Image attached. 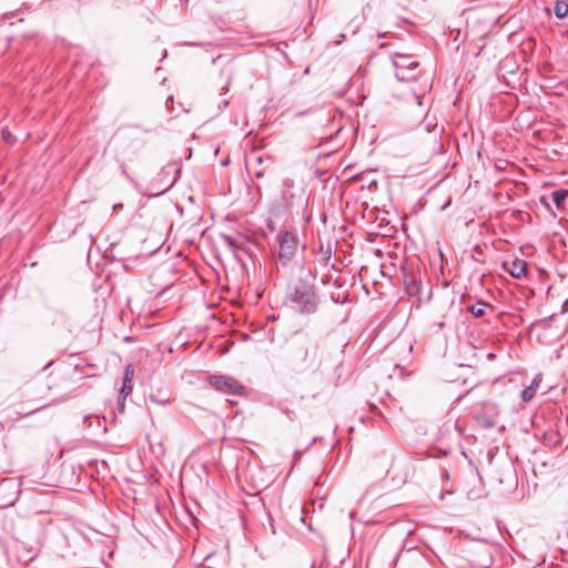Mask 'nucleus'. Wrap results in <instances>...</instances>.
I'll list each match as a JSON object with an SVG mask.
<instances>
[{
    "label": "nucleus",
    "mask_w": 568,
    "mask_h": 568,
    "mask_svg": "<svg viewBox=\"0 0 568 568\" xmlns=\"http://www.w3.org/2000/svg\"><path fill=\"white\" fill-rule=\"evenodd\" d=\"M315 278L311 271H302V275L291 286L290 300L301 314L311 315L317 312L320 297Z\"/></svg>",
    "instance_id": "obj_1"
},
{
    "label": "nucleus",
    "mask_w": 568,
    "mask_h": 568,
    "mask_svg": "<svg viewBox=\"0 0 568 568\" xmlns=\"http://www.w3.org/2000/svg\"><path fill=\"white\" fill-rule=\"evenodd\" d=\"M77 375L75 368L63 366L54 369L47 376L45 386L48 390L55 392L61 396L54 402H62L75 389V382L72 377Z\"/></svg>",
    "instance_id": "obj_2"
},
{
    "label": "nucleus",
    "mask_w": 568,
    "mask_h": 568,
    "mask_svg": "<svg viewBox=\"0 0 568 568\" xmlns=\"http://www.w3.org/2000/svg\"><path fill=\"white\" fill-rule=\"evenodd\" d=\"M277 263L287 266L296 256L300 248V237L296 230H281L276 236Z\"/></svg>",
    "instance_id": "obj_3"
},
{
    "label": "nucleus",
    "mask_w": 568,
    "mask_h": 568,
    "mask_svg": "<svg viewBox=\"0 0 568 568\" xmlns=\"http://www.w3.org/2000/svg\"><path fill=\"white\" fill-rule=\"evenodd\" d=\"M398 81L408 82L417 80L422 74L420 64L410 54L394 52L390 54Z\"/></svg>",
    "instance_id": "obj_4"
},
{
    "label": "nucleus",
    "mask_w": 568,
    "mask_h": 568,
    "mask_svg": "<svg viewBox=\"0 0 568 568\" xmlns=\"http://www.w3.org/2000/svg\"><path fill=\"white\" fill-rule=\"evenodd\" d=\"M207 384L215 390L225 395L242 396L245 394V387L240 381L227 375H210Z\"/></svg>",
    "instance_id": "obj_5"
},
{
    "label": "nucleus",
    "mask_w": 568,
    "mask_h": 568,
    "mask_svg": "<svg viewBox=\"0 0 568 568\" xmlns=\"http://www.w3.org/2000/svg\"><path fill=\"white\" fill-rule=\"evenodd\" d=\"M294 357L301 362L304 369H317L322 362L318 345L315 343L301 344L295 349Z\"/></svg>",
    "instance_id": "obj_6"
},
{
    "label": "nucleus",
    "mask_w": 568,
    "mask_h": 568,
    "mask_svg": "<svg viewBox=\"0 0 568 568\" xmlns=\"http://www.w3.org/2000/svg\"><path fill=\"white\" fill-rule=\"evenodd\" d=\"M348 556L349 549L345 545L341 544L325 547L320 568H338L345 564Z\"/></svg>",
    "instance_id": "obj_7"
},
{
    "label": "nucleus",
    "mask_w": 568,
    "mask_h": 568,
    "mask_svg": "<svg viewBox=\"0 0 568 568\" xmlns=\"http://www.w3.org/2000/svg\"><path fill=\"white\" fill-rule=\"evenodd\" d=\"M397 564L424 568L427 564V559L420 550L410 548L396 556L395 565Z\"/></svg>",
    "instance_id": "obj_8"
},
{
    "label": "nucleus",
    "mask_w": 568,
    "mask_h": 568,
    "mask_svg": "<svg viewBox=\"0 0 568 568\" xmlns=\"http://www.w3.org/2000/svg\"><path fill=\"white\" fill-rule=\"evenodd\" d=\"M403 272V285L407 295L417 297L420 301L422 293V280L418 274L413 271H408L407 267L402 268Z\"/></svg>",
    "instance_id": "obj_9"
},
{
    "label": "nucleus",
    "mask_w": 568,
    "mask_h": 568,
    "mask_svg": "<svg viewBox=\"0 0 568 568\" xmlns=\"http://www.w3.org/2000/svg\"><path fill=\"white\" fill-rule=\"evenodd\" d=\"M341 131L342 126L339 124L333 123L332 128H326L320 136V145L328 143L333 144L332 149L327 152L328 154L337 151L343 145V142L339 139Z\"/></svg>",
    "instance_id": "obj_10"
},
{
    "label": "nucleus",
    "mask_w": 568,
    "mask_h": 568,
    "mask_svg": "<svg viewBox=\"0 0 568 568\" xmlns=\"http://www.w3.org/2000/svg\"><path fill=\"white\" fill-rule=\"evenodd\" d=\"M220 239L222 242L234 253L236 252H247V243L250 242V239L241 233L236 234H226L221 233Z\"/></svg>",
    "instance_id": "obj_11"
},
{
    "label": "nucleus",
    "mask_w": 568,
    "mask_h": 568,
    "mask_svg": "<svg viewBox=\"0 0 568 568\" xmlns=\"http://www.w3.org/2000/svg\"><path fill=\"white\" fill-rule=\"evenodd\" d=\"M133 377H134V366L132 364H126L124 366L123 377H122V387L120 389L121 397L126 398L133 390Z\"/></svg>",
    "instance_id": "obj_12"
},
{
    "label": "nucleus",
    "mask_w": 568,
    "mask_h": 568,
    "mask_svg": "<svg viewBox=\"0 0 568 568\" xmlns=\"http://www.w3.org/2000/svg\"><path fill=\"white\" fill-rule=\"evenodd\" d=\"M503 267L515 278H521L523 276H526L527 273V262L521 258H515L510 264L504 262Z\"/></svg>",
    "instance_id": "obj_13"
},
{
    "label": "nucleus",
    "mask_w": 568,
    "mask_h": 568,
    "mask_svg": "<svg viewBox=\"0 0 568 568\" xmlns=\"http://www.w3.org/2000/svg\"><path fill=\"white\" fill-rule=\"evenodd\" d=\"M94 554L100 557L101 564L108 568L112 564L111 559L114 556V546L99 544L94 547Z\"/></svg>",
    "instance_id": "obj_14"
},
{
    "label": "nucleus",
    "mask_w": 568,
    "mask_h": 568,
    "mask_svg": "<svg viewBox=\"0 0 568 568\" xmlns=\"http://www.w3.org/2000/svg\"><path fill=\"white\" fill-rule=\"evenodd\" d=\"M94 554L100 557L101 564L108 568L112 564L111 559L114 556V546L99 544L94 547Z\"/></svg>",
    "instance_id": "obj_15"
},
{
    "label": "nucleus",
    "mask_w": 568,
    "mask_h": 568,
    "mask_svg": "<svg viewBox=\"0 0 568 568\" xmlns=\"http://www.w3.org/2000/svg\"><path fill=\"white\" fill-rule=\"evenodd\" d=\"M281 199L283 202V206L286 210H290L295 205V194L293 193L292 181H284V189L282 190Z\"/></svg>",
    "instance_id": "obj_16"
},
{
    "label": "nucleus",
    "mask_w": 568,
    "mask_h": 568,
    "mask_svg": "<svg viewBox=\"0 0 568 568\" xmlns=\"http://www.w3.org/2000/svg\"><path fill=\"white\" fill-rule=\"evenodd\" d=\"M494 311V306L487 302L477 301L475 304H471L467 307V311L473 314L474 317L480 318L483 317L486 312Z\"/></svg>",
    "instance_id": "obj_17"
},
{
    "label": "nucleus",
    "mask_w": 568,
    "mask_h": 568,
    "mask_svg": "<svg viewBox=\"0 0 568 568\" xmlns=\"http://www.w3.org/2000/svg\"><path fill=\"white\" fill-rule=\"evenodd\" d=\"M540 382H541V374H538L534 377V379L531 381V384L521 392L520 396L524 402L527 403L535 397Z\"/></svg>",
    "instance_id": "obj_18"
},
{
    "label": "nucleus",
    "mask_w": 568,
    "mask_h": 568,
    "mask_svg": "<svg viewBox=\"0 0 568 568\" xmlns=\"http://www.w3.org/2000/svg\"><path fill=\"white\" fill-rule=\"evenodd\" d=\"M149 399L156 405H168L171 403V395L168 389H158L149 395Z\"/></svg>",
    "instance_id": "obj_19"
},
{
    "label": "nucleus",
    "mask_w": 568,
    "mask_h": 568,
    "mask_svg": "<svg viewBox=\"0 0 568 568\" xmlns=\"http://www.w3.org/2000/svg\"><path fill=\"white\" fill-rule=\"evenodd\" d=\"M552 201L557 209L564 207V201L568 197V190L559 189L551 193Z\"/></svg>",
    "instance_id": "obj_20"
},
{
    "label": "nucleus",
    "mask_w": 568,
    "mask_h": 568,
    "mask_svg": "<svg viewBox=\"0 0 568 568\" xmlns=\"http://www.w3.org/2000/svg\"><path fill=\"white\" fill-rule=\"evenodd\" d=\"M554 14L557 18H565L568 14V3L562 0L556 1L554 6Z\"/></svg>",
    "instance_id": "obj_21"
},
{
    "label": "nucleus",
    "mask_w": 568,
    "mask_h": 568,
    "mask_svg": "<svg viewBox=\"0 0 568 568\" xmlns=\"http://www.w3.org/2000/svg\"><path fill=\"white\" fill-rule=\"evenodd\" d=\"M476 422L480 427L485 429H489L496 426V422L486 415L477 416Z\"/></svg>",
    "instance_id": "obj_22"
},
{
    "label": "nucleus",
    "mask_w": 568,
    "mask_h": 568,
    "mask_svg": "<svg viewBox=\"0 0 568 568\" xmlns=\"http://www.w3.org/2000/svg\"><path fill=\"white\" fill-rule=\"evenodd\" d=\"M270 165L263 168V169H255L254 166L248 168V170L252 171V173L255 175L256 179H262L265 176V174L270 171Z\"/></svg>",
    "instance_id": "obj_23"
},
{
    "label": "nucleus",
    "mask_w": 568,
    "mask_h": 568,
    "mask_svg": "<svg viewBox=\"0 0 568 568\" xmlns=\"http://www.w3.org/2000/svg\"><path fill=\"white\" fill-rule=\"evenodd\" d=\"M1 136H2V139L7 143H13L14 142V138H13L12 133L9 131L8 128H2L1 129Z\"/></svg>",
    "instance_id": "obj_24"
},
{
    "label": "nucleus",
    "mask_w": 568,
    "mask_h": 568,
    "mask_svg": "<svg viewBox=\"0 0 568 568\" xmlns=\"http://www.w3.org/2000/svg\"><path fill=\"white\" fill-rule=\"evenodd\" d=\"M47 406H48V405H44V407H47ZM42 408H43V406H42V407L34 408V409H32V410H30V412H28V413H24V414L19 413V414H18L17 419H21V418H23V417H27V416H29V415H31V414H33V413L39 412V410H40V409H42Z\"/></svg>",
    "instance_id": "obj_25"
},
{
    "label": "nucleus",
    "mask_w": 568,
    "mask_h": 568,
    "mask_svg": "<svg viewBox=\"0 0 568 568\" xmlns=\"http://www.w3.org/2000/svg\"><path fill=\"white\" fill-rule=\"evenodd\" d=\"M125 399H126V398H122V397H121V394H119V397H118V407H119V410H120V412H123V410H124Z\"/></svg>",
    "instance_id": "obj_26"
},
{
    "label": "nucleus",
    "mask_w": 568,
    "mask_h": 568,
    "mask_svg": "<svg viewBox=\"0 0 568 568\" xmlns=\"http://www.w3.org/2000/svg\"><path fill=\"white\" fill-rule=\"evenodd\" d=\"M409 0H399L398 1V6L403 9V10H409Z\"/></svg>",
    "instance_id": "obj_27"
},
{
    "label": "nucleus",
    "mask_w": 568,
    "mask_h": 568,
    "mask_svg": "<svg viewBox=\"0 0 568 568\" xmlns=\"http://www.w3.org/2000/svg\"><path fill=\"white\" fill-rule=\"evenodd\" d=\"M255 161H256V164H257L256 169H262L261 165L264 162L263 158L261 155H258V156H256Z\"/></svg>",
    "instance_id": "obj_28"
},
{
    "label": "nucleus",
    "mask_w": 568,
    "mask_h": 568,
    "mask_svg": "<svg viewBox=\"0 0 568 568\" xmlns=\"http://www.w3.org/2000/svg\"><path fill=\"white\" fill-rule=\"evenodd\" d=\"M267 227L270 229L271 232H274L275 231V224L273 221H267Z\"/></svg>",
    "instance_id": "obj_29"
},
{
    "label": "nucleus",
    "mask_w": 568,
    "mask_h": 568,
    "mask_svg": "<svg viewBox=\"0 0 568 568\" xmlns=\"http://www.w3.org/2000/svg\"><path fill=\"white\" fill-rule=\"evenodd\" d=\"M39 513L50 514V513H52V509L51 508H41V509H39Z\"/></svg>",
    "instance_id": "obj_30"
},
{
    "label": "nucleus",
    "mask_w": 568,
    "mask_h": 568,
    "mask_svg": "<svg viewBox=\"0 0 568 568\" xmlns=\"http://www.w3.org/2000/svg\"><path fill=\"white\" fill-rule=\"evenodd\" d=\"M331 255H332V252H331V250L328 248V250L324 253L325 261H328V260L331 258Z\"/></svg>",
    "instance_id": "obj_31"
},
{
    "label": "nucleus",
    "mask_w": 568,
    "mask_h": 568,
    "mask_svg": "<svg viewBox=\"0 0 568 568\" xmlns=\"http://www.w3.org/2000/svg\"><path fill=\"white\" fill-rule=\"evenodd\" d=\"M120 207H122V204H121V203H118V204H114V205H113V210H118V209H120Z\"/></svg>",
    "instance_id": "obj_32"
},
{
    "label": "nucleus",
    "mask_w": 568,
    "mask_h": 568,
    "mask_svg": "<svg viewBox=\"0 0 568 568\" xmlns=\"http://www.w3.org/2000/svg\"><path fill=\"white\" fill-rule=\"evenodd\" d=\"M487 357H488L489 359H494V358H495V354H494V353H488V354H487Z\"/></svg>",
    "instance_id": "obj_33"
},
{
    "label": "nucleus",
    "mask_w": 568,
    "mask_h": 568,
    "mask_svg": "<svg viewBox=\"0 0 568 568\" xmlns=\"http://www.w3.org/2000/svg\"><path fill=\"white\" fill-rule=\"evenodd\" d=\"M444 326H445V322H440V323H438V327H439V328H444Z\"/></svg>",
    "instance_id": "obj_34"
}]
</instances>
